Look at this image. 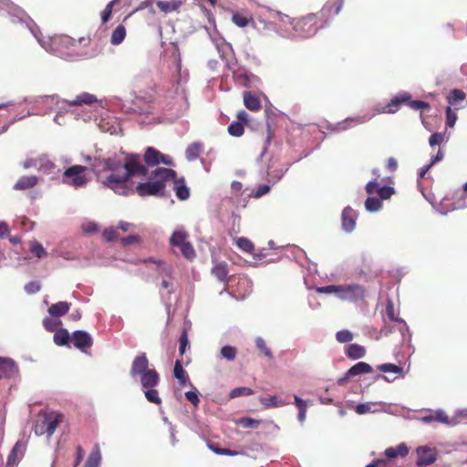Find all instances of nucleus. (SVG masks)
Segmentation results:
<instances>
[{"instance_id": "nucleus-1", "label": "nucleus", "mask_w": 467, "mask_h": 467, "mask_svg": "<svg viewBox=\"0 0 467 467\" xmlns=\"http://www.w3.org/2000/svg\"><path fill=\"white\" fill-rule=\"evenodd\" d=\"M148 169L141 164L139 154H128L124 161V171L122 173H111L104 181L103 184L113 190L119 195H127L132 190L127 183L133 176H146Z\"/></svg>"}, {"instance_id": "nucleus-2", "label": "nucleus", "mask_w": 467, "mask_h": 467, "mask_svg": "<svg viewBox=\"0 0 467 467\" xmlns=\"http://www.w3.org/2000/svg\"><path fill=\"white\" fill-rule=\"evenodd\" d=\"M176 171L169 168H158L150 176V181L136 186V192L141 196H163L166 182L175 178Z\"/></svg>"}, {"instance_id": "nucleus-3", "label": "nucleus", "mask_w": 467, "mask_h": 467, "mask_svg": "<svg viewBox=\"0 0 467 467\" xmlns=\"http://www.w3.org/2000/svg\"><path fill=\"white\" fill-rule=\"evenodd\" d=\"M149 359L146 353H140L132 361L130 374L131 378H140L142 388L157 387L160 376L156 369L149 368Z\"/></svg>"}, {"instance_id": "nucleus-4", "label": "nucleus", "mask_w": 467, "mask_h": 467, "mask_svg": "<svg viewBox=\"0 0 467 467\" xmlns=\"http://www.w3.org/2000/svg\"><path fill=\"white\" fill-rule=\"evenodd\" d=\"M232 22L238 27H245L250 25L253 26L258 35L262 37H266L271 32L275 31V25L274 23L265 22L264 20L255 22L252 16H246L241 13H234Z\"/></svg>"}, {"instance_id": "nucleus-5", "label": "nucleus", "mask_w": 467, "mask_h": 467, "mask_svg": "<svg viewBox=\"0 0 467 467\" xmlns=\"http://www.w3.org/2000/svg\"><path fill=\"white\" fill-rule=\"evenodd\" d=\"M62 414L56 412H42L38 415L35 424V433L38 436L50 437L62 421Z\"/></svg>"}, {"instance_id": "nucleus-6", "label": "nucleus", "mask_w": 467, "mask_h": 467, "mask_svg": "<svg viewBox=\"0 0 467 467\" xmlns=\"http://www.w3.org/2000/svg\"><path fill=\"white\" fill-rule=\"evenodd\" d=\"M407 103L409 107L415 110H429L430 105L422 100H411V96L409 93L400 94L394 97L379 113H395L400 106Z\"/></svg>"}, {"instance_id": "nucleus-7", "label": "nucleus", "mask_w": 467, "mask_h": 467, "mask_svg": "<svg viewBox=\"0 0 467 467\" xmlns=\"http://www.w3.org/2000/svg\"><path fill=\"white\" fill-rule=\"evenodd\" d=\"M318 16L316 14H309L306 16L294 19L292 22L293 28L302 37H310L317 34L318 29L322 27L319 23Z\"/></svg>"}, {"instance_id": "nucleus-8", "label": "nucleus", "mask_w": 467, "mask_h": 467, "mask_svg": "<svg viewBox=\"0 0 467 467\" xmlns=\"http://www.w3.org/2000/svg\"><path fill=\"white\" fill-rule=\"evenodd\" d=\"M87 167L82 165H73L67 168L63 175L62 182L75 188L83 187L88 182V178L83 174Z\"/></svg>"}, {"instance_id": "nucleus-9", "label": "nucleus", "mask_w": 467, "mask_h": 467, "mask_svg": "<svg viewBox=\"0 0 467 467\" xmlns=\"http://www.w3.org/2000/svg\"><path fill=\"white\" fill-rule=\"evenodd\" d=\"M364 296L365 289L359 285H340L338 298L342 300L357 302L358 300H362Z\"/></svg>"}, {"instance_id": "nucleus-10", "label": "nucleus", "mask_w": 467, "mask_h": 467, "mask_svg": "<svg viewBox=\"0 0 467 467\" xmlns=\"http://www.w3.org/2000/svg\"><path fill=\"white\" fill-rule=\"evenodd\" d=\"M143 160L148 166H156L163 163L168 166L173 165L171 158L164 155L153 147H148L145 150Z\"/></svg>"}, {"instance_id": "nucleus-11", "label": "nucleus", "mask_w": 467, "mask_h": 467, "mask_svg": "<svg viewBox=\"0 0 467 467\" xmlns=\"http://www.w3.org/2000/svg\"><path fill=\"white\" fill-rule=\"evenodd\" d=\"M71 342L76 348H78L84 353L88 352L93 345L91 336L84 330H77L71 336Z\"/></svg>"}, {"instance_id": "nucleus-12", "label": "nucleus", "mask_w": 467, "mask_h": 467, "mask_svg": "<svg viewBox=\"0 0 467 467\" xmlns=\"http://www.w3.org/2000/svg\"><path fill=\"white\" fill-rule=\"evenodd\" d=\"M122 168L124 169V163L115 157L98 161L93 165L95 171H110L112 173H119Z\"/></svg>"}, {"instance_id": "nucleus-13", "label": "nucleus", "mask_w": 467, "mask_h": 467, "mask_svg": "<svg viewBox=\"0 0 467 467\" xmlns=\"http://www.w3.org/2000/svg\"><path fill=\"white\" fill-rule=\"evenodd\" d=\"M417 455L418 459L416 461V464L419 467L431 465L437 459L434 450L426 446L419 447L417 449Z\"/></svg>"}, {"instance_id": "nucleus-14", "label": "nucleus", "mask_w": 467, "mask_h": 467, "mask_svg": "<svg viewBox=\"0 0 467 467\" xmlns=\"http://www.w3.org/2000/svg\"><path fill=\"white\" fill-rule=\"evenodd\" d=\"M25 451L26 444L21 441H16L7 457L6 467H14L16 465L20 459L23 458Z\"/></svg>"}, {"instance_id": "nucleus-15", "label": "nucleus", "mask_w": 467, "mask_h": 467, "mask_svg": "<svg viewBox=\"0 0 467 467\" xmlns=\"http://www.w3.org/2000/svg\"><path fill=\"white\" fill-rule=\"evenodd\" d=\"M372 371V368L369 364L366 362H358L357 364L353 365L347 372L346 377L339 379L338 383L343 384L348 378L354 377L361 374L369 373Z\"/></svg>"}, {"instance_id": "nucleus-16", "label": "nucleus", "mask_w": 467, "mask_h": 467, "mask_svg": "<svg viewBox=\"0 0 467 467\" xmlns=\"http://www.w3.org/2000/svg\"><path fill=\"white\" fill-rule=\"evenodd\" d=\"M341 217L343 229L348 233L352 232L356 226V212L352 208L347 207L343 210Z\"/></svg>"}, {"instance_id": "nucleus-17", "label": "nucleus", "mask_w": 467, "mask_h": 467, "mask_svg": "<svg viewBox=\"0 0 467 467\" xmlns=\"http://www.w3.org/2000/svg\"><path fill=\"white\" fill-rule=\"evenodd\" d=\"M173 181V190L175 191L176 196L182 201H185L190 196L189 188L186 186L185 180L183 178L170 179Z\"/></svg>"}, {"instance_id": "nucleus-18", "label": "nucleus", "mask_w": 467, "mask_h": 467, "mask_svg": "<svg viewBox=\"0 0 467 467\" xmlns=\"http://www.w3.org/2000/svg\"><path fill=\"white\" fill-rule=\"evenodd\" d=\"M16 373V363L11 358H0V379L3 378H11Z\"/></svg>"}, {"instance_id": "nucleus-19", "label": "nucleus", "mask_w": 467, "mask_h": 467, "mask_svg": "<svg viewBox=\"0 0 467 467\" xmlns=\"http://www.w3.org/2000/svg\"><path fill=\"white\" fill-rule=\"evenodd\" d=\"M38 183V178L35 175L22 176L14 185L17 191H25L34 188Z\"/></svg>"}, {"instance_id": "nucleus-20", "label": "nucleus", "mask_w": 467, "mask_h": 467, "mask_svg": "<svg viewBox=\"0 0 467 467\" xmlns=\"http://www.w3.org/2000/svg\"><path fill=\"white\" fill-rule=\"evenodd\" d=\"M71 304L66 301H60L56 304H52L48 307V314L53 317H60L66 315L70 309Z\"/></svg>"}, {"instance_id": "nucleus-21", "label": "nucleus", "mask_w": 467, "mask_h": 467, "mask_svg": "<svg viewBox=\"0 0 467 467\" xmlns=\"http://www.w3.org/2000/svg\"><path fill=\"white\" fill-rule=\"evenodd\" d=\"M343 0H335L334 2L328 1L321 10L322 16L329 17L338 15L343 7Z\"/></svg>"}, {"instance_id": "nucleus-22", "label": "nucleus", "mask_w": 467, "mask_h": 467, "mask_svg": "<svg viewBox=\"0 0 467 467\" xmlns=\"http://www.w3.org/2000/svg\"><path fill=\"white\" fill-rule=\"evenodd\" d=\"M244 103L252 111H258L262 107L259 98L249 91L244 93Z\"/></svg>"}, {"instance_id": "nucleus-23", "label": "nucleus", "mask_w": 467, "mask_h": 467, "mask_svg": "<svg viewBox=\"0 0 467 467\" xmlns=\"http://www.w3.org/2000/svg\"><path fill=\"white\" fill-rule=\"evenodd\" d=\"M183 5L182 0H171V1H158L157 6L160 10L165 14L178 11L179 8Z\"/></svg>"}, {"instance_id": "nucleus-24", "label": "nucleus", "mask_w": 467, "mask_h": 467, "mask_svg": "<svg viewBox=\"0 0 467 467\" xmlns=\"http://www.w3.org/2000/svg\"><path fill=\"white\" fill-rule=\"evenodd\" d=\"M346 355L350 359H358L366 356V348L358 344H350L348 346L346 351Z\"/></svg>"}, {"instance_id": "nucleus-25", "label": "nucleus", "mask_w": 467, "mask_h": 467, "mask_svg": "<svg viewBox=\"0 0 467 467\" xmlns=\"http://www.w3.org/2000/svg\"><path fill=\"white\" fill-rule=\"evenodd\" d=\"M409 452V449L406 444L400 443L397 447L387 448L384 451V455L388 458H396L398 456L405 457Z\"/></svg>"}, {"instance_id": "nucleus-26", "label": "nucleus", "mask_w": 467, "mask_h": 467, "mask_svg": "<svg viewBox=\"0 0 467 467\" xmlns=\"http://www.w3.org/2000/svg\"><path fill=\"white\" fill-rule=\"evenodd\" d=\"M101 462V455L99 446L96 444L89 453L84 467H99Z\"/></svg>"}, {"instance_id": "nucleus-27", "label": "nucleus", "mask_w": 467, "mask_h": 467, "mask_svg": "<svg viewBox=\"0 0 467 467\" xmlns=\"http://www.w3.org/2000/svg\"><path fill=\"white\" fill-rule=\"evenodd\" d=\"M212 274L221 282H227L228 266L226 263H218L212 268Z\"/></svg>"}, {"instance_id": "nucleus-28", "label": "nucleus", "mask_w": 467, "mask_h": 467, "mask_svg": "<svg viewBox=\"0 0 467 467\" xmlns=\"http://www.w3.org/2000/svg\"><path fill=\"white\" fill-rule=\"evenodd\" d=\"M173 376L179 380L182 386H185V384L189 381V377L180 360H176L175 362L173 368Z\"/></svg>"}, {"instance_id": "nucleus-29", "label": "nucleus", "mask_w": 467, "mask_h": 467, "mask_svg": "<svg viewBox=\"0 0 467 467\" xmlns=\"http://www.w3.org/2000/svg\"><path fill=\"white\" fill-rule=\"evenodd\" d=\"M97 101L94 95L88 93H83L78 95L74 100L67 101L71 106H81L83 104L90 105Z\"/></svg>"}, {"instance_id": "nucleus-30", "label": "nucleus", "mask_w": 467, "mask_h": 467, "mask_svg": "<svg viewBox=\"0 0 467 467\" xmlns=\"http://www.w3.org/2000/svg\"><path fill=\"white\" fill-rule=\"evenodd\" d=\"M203 150L202 144L200 142H193L186 149V158L188 161L196 160Z\"/></svg>"}, {"instance_id": "nucleus-31", "label": "nucleus", "mask_w": 467, "mask_h": 467, "mask_svg": "<svg viewBox=\"0 0 467 467\" xmlns=\"http://www.w3.org/2000/svg\"><path fill=\"white\" fill-rule=\"evenodd\" d=\"M261 403L264 404L265 408H277L287 405L290 401L282 400L277 396H270L268 398L262 399Z\"/></svg>"}, {"instance_id": "nucleus-32", "label": "nucleus", "mask_w": 467, "mask_h": 467, "mask_svg": "<svg viewBox=\"0 0 467 467\" xmlns=\"http://www.w3.org/2000/svg\"><path fill=\"white\" fill-rule=\"evenodd\" d=\"M69 340H71V337L68 331L65 328H60L54 334V342L57 346H68Z\"/></svg>"}, {"instance_id": "nucleus-33", "label": "nucleus", "mask_w": 467, "mask_h": 467, "mask_svg": "<svg viewBox=\"0 0 467 467\" xmlns=\"http://www.w3.org/2000/svg\"><path fill=\"white\" fill-rule=\"evenodd\" d=\"M465 99H466L465 92L463 90L458 89V88L451 89L450 91L449 95L447 96V100H448V103L450 104L449 107L455 106L458 102L463 101Z\"/></svg>"}, {"instance_id": "nucleus-34", "label": "nucleus", "mask_w": 467, "mask_h": 467, "mask_svg": "<svg viewBox=\"0 0 467 467\" xmlns=\"http://www.w3.org/2000/svg\"><path fill=\"white\" fill-rule=\"evenodd\" d=\"M188 234L182 230L175 231L170 238V244L173 247H179L180 245L187 242Z\"/></svg>"}, {"instance_id": "nucleus-35", "label": "nucleus", "mask_w": 467, "mask_h": 467, "mask_svg": "<svg viewBox=\"0 0 467 467\" xmlns=\"http://www.w3.org/2000/svg\"><path fill=\"white\" fill-rule=\"evenodd\" d=\"M126 36V28L123 25H119L112 32L110 42L112 45H119Z\"/></svg>"}, {"instance_id": "nucleus-36", "label": "nucleus", "mask_w": 467, "mask_h": 467, "mask_svg": "<svg viewBox=\"0 0 467 467\" xmlns=\"http://www.w3.org/2000/svg\"><path fill=\"white\" fill-rule=\"evenodd\" d=\"M294 399H295V405L298 409V416H297L298 420L300 422H304L306 420V409H307L306 402L296 395L294 396Z\"/></svg>"}, {"instance_id": "nucleus-37", "label": "nucleus", "mask_w": 467, "mask_h": 467, "mask_svg": "<svg viewBox=\"0 0 467 467\" xmlns=\"http://www.w3.org/2000/svg\"><path fill=\"white\" fill-rule=\"evenodd\" d=\"M144 395L145 398L149 402L160 405L161 403V399L159 396L158 390L155 389V387H148L144 388Z\"/></svg>"}, {"instance_id": "nucleus-38", "label": "nucleus", "mask_w": 467, "mask_h": 467, "mask_svg": "<svg viewBox=\"0 0 467 467\" xmlns=\"http://www.w3.org/2000/svg\"><path fill=\"white\" fill-rule=\"evenodd\" d=\"M365 207L368 212H377L381 209L382 202L381 200L376 197H368L365 202Z\"/></svg>"}, {"instance_id": "nucleus-39", "label": "nucleus", "mask_w": 467, "mask_h": 467, "mask_svg": "<svg viewBox=\"0 0 467 467\" xmlns=\"http://www.w3.org/2000/svg\"><path fill=\"white\" fill-rule=\"evenodd\" d=\"M37 161H39L37 170L44 173H50L55 167L54 163L45 157H39Z\"/></svg>"}, {"instance_id": "nucleus-40", "label": "nucleus", "mask_w": 467, "mask_h": 467, "mask_svg": "<svg viewBox=\"0 0 467 467\" xmlns=\"http://www.w3.org/2000/svg\"><path fill=\"white\" fill-rule=\"evenodd\" d=\"M237 355V348L233 346H224L221 348V356L228 361H234Z\"/></svg>"}, {"instance_id": "nucleus-41", "label": "nucleus", "mask_w": 467, "mask_h": 467, "mask_svg": "<svg viewBox=\"0 0 467 467\" xmlns=\"http://www.w3.org/2000/svg\"><path fill=\"white\" fill-rule=\"evenodd\" d=\"M182 254L188 260H192L196 256L195 250L190 242L179 246Z\"/></svg>"}, {"instance_id": "nucleus-42", "label": "nucleus", "mask_w": 467, "mask_h": 467, "mask_svg": "<svg viewBox=\"0 0 467 467\" xmlns=\"http://www.w3.org/2000/svg\"><path fill=\"white\" fill-rule=\"evenodd\" d=\"M30 251L37 258H43L47 255V253L45 250V248L43 247V245L36 240H34L30 243Z\"/></svg>"}, {"instance_id": "nucleus-43", "label": "nucleus", "mask_w": 467, "mask_h": 467, "mask_svg": "<svg viewBox=\"0 0 467 467\" xmlns=\"http://www.w3.org/2000/svg\"><path fill=\"white\" fill-rule=\"evenodd\" d=\"M57 317H45L43 319V326L46 328V330L49 332H54L57 330V328L62 324V322L59 319H57Z\"/></svg>"}, {"instance_id": "nucleus-44", "label": "nucleus", "mask_w": 467, "mask_h": 467, "mask_svg": "<svg viewBox=\"0 0 467 467\" xmlns=\"http://www.w3.org/2000/svg\"><path fill=\"white\" fill-rule=\"evenodd\" d=\"M255 344L257 348L261 351V353L267 359L273 358V354L271 349L267 347L265 341L262 337H257L255 339Z\"/></svg>"}, {"instance_id": "nucleus-45", "label": "nucleus", "mask_w": 467, "mask_h": 467, "mask_svg": "<svg viewBox=\"0 0 467 467\" xmlns=\"http://www.w3.org/2000/svg\"><path fill=\"white\" fill-rule=\"evenodd\" d=\"M253 394H254V390L252 389L247 388V387H238V388L233 389L230 391L229 397L231 399H235L240 396H250Z\"/></svg>"}, {"instance_id": "nucleus-46", "label": "nucleus", "mask_w": 467, "mask_h": 467, "mask_svg": "<svg viewBox=\"0 0 467 467\" xmlns=\"http://www.w3.org/2000/svg\"><path fill=\"white\" fill-rule=\"evenodd\" d=\"M354 338V335L348 329H342L336 333V339L339 343H348Z\"/></svg>"}, {"instance_id": "nucleus-47", "label": "nucleus", "mask_w": 467, "mask_h": 467, "mask_svg": "<svg viewBox=\"0 0 467 467\" xmlns=\"http://www.w3.org/2000/svg\"><path fill=\"white\" fill-rule=\"evenodd\" d=\"M236 244L241 250L246 253H252L253 250L254 249V244L248 238L245 237L238 238L236 241Z\"/></svg>"}, {"instance_id": "nucleus-48", "label": "nucleus", "mask_w": 467, "mask_h": 467, "mask_svg": "<svg viewBox=\"0 0 467 467\" xmlns=\"http://www.w3.org/2000/svg\"><path fill=\"white\" fill-rule=\"evenodd\" d=\"M378 369L385 372V373H395V374H401L402 373V368L399 367L395 364L391 363H385L382 365L378 366Z\"/></svg>"}, {"instance_id": "nucleus-49", "label": "nucleus", "mask_w": 467, "mask_h": 467, "mask_svg": "<svg viewBox=\"0 0 467 467\" xmlns=\"http://www.w3.org/2000/svg\"><path fill=\"white\" fill-rule=\"evenodd\" d=\"M228 132L234 137H240L244 132V128L241 122H233L228 126Z\"/></svg>"}, {"instance_id": "nucleus-50", "label": "nucleus", "mask_w": 467, "mask_h": 467, "mask_svg": "<svg viewBox=\"0 0 467 467\" xmlns=\"http://www.w3.org/2000/svg\"><path fill=\"white\" fill-rule=\"evenodd\" d=\"M238 424H240L243 428L256 429L260 424V420L249 417H243L239 419Z\"/></svg>"}, {"instance_id": "nucleus-51", "label": "nucleus", "mask_w": 467, "mask_h": 467, "mask_svg": "<svg viewBox=\"0 0 467 467\" xmlns=\"http://www.w3.org/2000/svg\"><path fill=\"white\" fill-rule=\"evenodd\" d=\"M394 188L391 186H382L378 189V195L381 201L389 199L394 194Z\"/></svg>"}, {"instance_id": "nucleus-52", "label": "nucleus", "mask_w": 467, "mask_h": 467, "mask_svg": "<svg viewBox=\"0 0 467 467\" xmlns=\"http://www.w3.org/2000/svg\"><path fill=\"white\" fill-rule=\"evenodd\" d=\"M103 237L108 242H113L119 240V235L115 228H107L103 232Z\"/></svg>"}, {"instance_id": "nucleus-53", "label": "nucleus", "mask_w": 467, "mask_h": 467, "mask_svg": "<svg viewBox=\"0 0 467 467\" xmlns=\"http://www.w3.org/2000/svg\"><path fill=\"white\" fill-rule=\"evenodd\" d=\"M340 285H330L326 286L317 287V291L321 294H335L337 297L339 296Z\"/></svg>"}, {"instance_id": "nucleus-54", "label": "nucleus", "mask_w": 467, "mask_h": 467, "mask_svg": "<svg viewBox=\"0 0 467 467\" xmlns=\"http://www.w3.org/2000/svg\"><path fill=\"white\" fill-rule=\"evenodd\" d=\"M446 126L452 128L457 120V114L451 107L446 109Z\"/></svg>"}, {"instance_id": "nucleus-55", "label": "nucleus", "mask_w": 467, "mask_h": 467, "mask_svg": "<svg viewBox=\"0 0 467 467\" xmlns=\"http://www.w3.org/2000/svg\"><path fill=\"white\" fill-rule=\"evenodd\" d=\"M54 45L68 47L74 45V39L68 36H61L54 39Z\"/></svg>"}, {"instance_id": "nucleus-56", "label": "nucleus", "mask_w": 467, "mask_h": 467, "mask_svg": "<svg viewBox=\"0 0 467 467\" xmlns=\"http://www.w3.org/2000/svg\"><path fill=\"white\" fill-rule=\"evenodd\" d=\"M386 313H387L388 317L391 321H395V322H402L403 321L402 319H400L396 316L395 308H394V304L390 300H389L388 303H387Z\"/></svg>"}, {"instance_id": "nucleus-57", "label": "nucleus", "mask_w": 467, "mask_h": 467, "mask_svg": "<svg viewBox=\"0 0 467 467\" xmlns=\"http://www.w3.org/2000/svg\"><path fill=\"white\" fill-rule=\"evenodd\" d=\"M117 0H113L111 2H109L105 9L103 10L102 12V15H101V21L103 24L107 23L109 21V19L110 18L111 16V14H112V9H113V5H115Z\"/></svg>"}, {"instance_id": "nucleus-58", "label": "nucleus", "mask_w": 467, "mask_h": 467, "mask_svg": "<svg viewBox=\"0 0 467 467\" xmlns=\"http://www.w3.org/2000/svg\"><path fill=\"white\" fill-rule=\"evenodd\" d=\"M444 140V134L441 132H435L431 135L429 139V143L431 147H434L436 145H440Z\"/></svg>"}, {"instance_id": "nucleus-59", "label": "nucleus", "mask_w": 467, "mask_h": 467, "mask_svg": "<svg viewBox=\"0 0 467 467\" xmlns=\"http://www.w3.org/2000/svg\"><path fill=\"white\" fill-rule=\"evenodd\" d=\"M179 343H180L179 352H180V355L182 356L185 352L186 348L189 345L188 336H187V332L185 330L180 336Z\"/></svg>"}, {"instance_id": "nucleus-60", "label": "nucleus", "mask_w": 467, "mask_h": 467, "mask_svg": "<svg viewBox=\"0 0 467 467\" xmlns=\"http://www.w3.org/2000/svg\"><path fill=\"white\" fill-rule=\"evenodd\" d=\"M120 244L123 246L138 244L140 242V237L138 235H129L127 237L119 238Z\"/></svg>"}, {"instance_id": "nucleus-61", "label": "nucleus", "mask_w": 467, "mask_h": 467, "mask_svg": "<svg viewBox=\"0 0 467 467\" xmlns=\"http://www.w3.org/2000/svg\"><path fill=\"white\" fill-rule=\"evenodd\" d=\"M372 403H361V404H358L355 407V411L359 414V415H362V414H366L368 412H370L372 411L371 410V407H372Z\"/></svg>"}, {"instance_id": "nucleus-62", "label": "nucleus", "mask_w": 467, "mask_h": 467, "mask_svg": "<svg viewBox=\"0 0 467 467\" xmlns=\"http://www.w3.org/2000/svg\"><path fill=\"white\" fill-rule=\"evenodd\" d=\"M431 418L434 419L437 421H440V422H442V423H445V424H450L449 417L442 410H437L434 413V415L431 416Z\"/></svg>"}, {"instance_id": "nucleus-63", "label": "nucleus", "mask_w": 467, "mask_h": 467, "mask_svg": "<svg viewBox=\"0 0 467 467\" xmlns=\"http://www.w3.org/2000/svg\"><path fill=\"white\" fill-rule=\"evenodd\" d=\"M84 453L85 452L83 448L80 445H78L76 448V459L74 461V467H78L81 463L84 458Z\"/></svg>"}, {"instance_id": "nucleus-64", "label": "nucleus", "mask_w": 467, "mask_h": 467, "mask_svg": "<svg viewBox=\"0 0 467 467\" xmlns=\"http://www.w3.org/2000/svg\"><path fill=\"white\" fill-rule=\"evenodd\" d=\"M185 397L194 407L198 406L200 400L196 392L187 391L185 392Z\"/></svg>"}]
</instances>
